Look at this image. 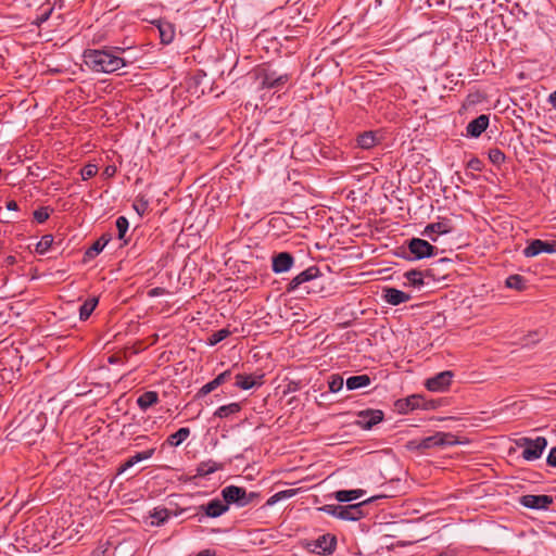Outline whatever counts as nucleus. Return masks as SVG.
Segmentation results:
<instances>
[{"mask_svg":"<svg viewBox=\"0 0 556 556\" xmlns=\"http://www.w3.org/2000/svg\"><path fill=\"white\" fill-rule=\"evenodd\" d=\"M125 48L113 47L105 50H87L84 52L86 65L98 73L111 74L126 66L128 62L121 56Z\"/></svg>","mask_w":556,"mask_h":556,"instance_id":"nucleus-1","label":"nucleus"},{"mask_svg":"<svg viewBox=\"0 0 556 556\" xmlns=\"http://www.w3.org/2000/svg\"><path fill=\"white\" fill-rule=\"evenodd\" d=\"M438 249L420 238H412L407 241V249H401L399 255L407 261H418L435 256Z\"/></svg>","mask_w":556,"mask_h":556,"instance_id":"nucleus-2","label":"nucleus"},{"mask_svg":"<svg viewBox=\"0 0 556 556\" xmlns=\"http://www.w3.org/2000/svg\"><path fill=\"white\" fill-rule=\"evenodd\" d=\"M220 494L228 506L235 504L238 507H245L250 504L256 503L261 497L260 493L247 492L244 488L237 485L225 486Z\"/></svg>","mask_w":556,"mask_h":556,"instance_id":"nucleus-3","label":"nucleus"},{"mask_svg":"<svg viewBox=\"0 0 556 556\" xmlns=\"http://www.w3.org/2000/svg\"><path fill=\"white\" fill-rule=\"evenodd\" d=\"M368 501L369 500L346 506L327 504L320 507L319 510L342 520L355 521L363 517L362 507L366 505Z\"/></svg>","mask_w":556,"mask_h":556,"instance_id":"nucleus-4","label":"nucleus"},{"mask_svg":"<svg viewBox=\"0 0 556 556\" xmlns=\"http://www.w3.org/2000/svg\"><path fill=\"white\" fill-rule=\"evenodd\" d=\"M456 443L455 437L451 433L437 432L432 435L420 440H412L408 442L410 450H429L433 447L450 446Z\"/></svg>","mask_w":556,"mask_h":556,"instance_id":"nucleus-5","label":"nucleus"},{"mask_svg":"<svg viewBox=\"0 0 556 556\" xmlns=\"http://www.w3.org/2000/svg\"><path fill=\"white\" fill-rule=\"evenodd\" d=\"M516 444L519 447H523L522 458L532 462L542 456L543 451L547 446V440L544 437H536L535 439L523 437L518 439Z\"/></svg>","mask_w":556,"mask_h":556,"instance_id":"nucleus-6","label":"nucleus"},{"mask_svg":"<svg viewBox=\"0 0 556 556\" xmlns=\"http://www.w3.org/2000/svg\"><path fill=\"white\" fill-rule=\"evenodd\" d=\"M257 79L262 88L280 89L289 80V75L264 68L257 74Z\"/></svg>","mask_w":556,"mask_h":556,"instance_id":"nucleus-7","label":"nucleus"},{"mask_svg":"<svg viewBox=\"0 0 556 556\" xmlns=\"http://www.w3.org/2000/svg\"><path fill=\"white\" fill-rule=\"evenodd\" d=\"M337 545V539L332 534H323L316 540L307 543V548L312 553H316L318 555H328L331 554Z\"/></svg>","mask_w":556,"mask_h":556,"instance_id":"nucleus-8","label":"nucleus"},{"mask_svg":"<svg viewBox=\"0 0 556 556\" xmlns=\"http://www.w3.org/2000/svg\"><path fill=\"white\" fill-rule=\"evenodd\" d=\"M384 414L380 409H365L357 413L355 425L364 430H370L383 420Z\"/></svg>","mask_w":556,"mask_h":556,"instance_id":"nucleus-9","label":"nucleus"},{"mask_svg":"<svg viewBox=\"0 0 556 556\" xmlns=\"http://www.w3.org/2000/svg\"><path fill=\"white\" fill-rule=\"evenodd\" d=\"M453 377H454L453 371L444 370V371H441V372L434 375L433 377L427 379L425 386L429 391L443 392L452 383Z\"/></svg>","mask_w":556,"mask_h":556,"instance_id":"nucleus-10","label":"nucleus"},{"mask_svg":"<svg viewBox=\"0 0 556 556\" xmlns=\"http://www.w3.org/2000/svg\"><path fill=\"white\" fill-rule=\"evenodd\" d=\"M552 503L551 495L527 494L520 497V504L530 509H547Z\"/></svg>","mask_w":556,"mask_h":556,"instance_id":"nucleus-11","label":"nucleus"},{"mask_svg":"<svg viewBox=\"0 0 556 556\" xmlns=\"http://www.w3.org/2000/svg\"><path fill=\"white\" fill-rule=\"evenodd\" d=\"M320 275L319 268L311 266L307 269L301 271L294 278L290 280L287 287L288 292L295 291L301 285L317 278Z\"/></svg>","mask_w":556,"mask_h":556,"instance_id":"nucleus-12","label":"nucleus"},{"mask_svg":"<svg viewBox=\"0 0 556 556\" xmlns=\"http://www.w3.org/2000/svg\"><path fill=\"white\" fill-rule=\"evenodd\" d=\"M229 509L227 503L220 498H213L207 504H203L199 507L200 511H204L206 517L217 518L227 513Z\"/></svg>","mask_w":556,"mask_h":556,"instance_id":"nucleus-13","label":"nucleus"},{"mask_svg":"<svg viewBox=\"0 0 556 556\" xmlns=\"http://www.w3.org/2000/svg\"><path fill=\"white\" fill-rule=\"evenodd\" d=\"M555 253L556 244L549 243L547 241H542L540 239L532 240L528 247L523 250V255L526 257H533L539 255L540 253Z\"/></svg>","mask_w":556,"mask_h":556,"instance_id":"nucleus-14","label":"nucleus"},{"mask_svg":"<svg viewBox=\"0 0 556 556\" xmlns=\"http://www.w3.org/2000/svg\"><path fill=\"white\" fill-rule=\"evenodd\" d=\"M453 230V225L451 219L448 218H441L437 223H431L426 226L424 230V235L430 237L432 241H435V238L431 237V233L437 235H445L450 233Z\"/></svg>","mask_w":556,"mask_h":556,"instance_id":"nucleus-15","label":"nucleus"},{"mask_svg":"<svg viewBox=\"0 0 556 556\" xmlns=\"http://www.w3.org/2000/svg\"><path fill=\"white\" fill-rule=\"evenodd\" d=\"M294 264V257L288 252H280L273 257V270L276 274L286 273Z\"/></svg>","mask_w":556,"mask_h":556,"instance_id":"nucleus-16","label":"nucleus"},{"mask_svg":"<svg viewBox=\"0 0 556 556\" xmlns=\"http://www.w3.org/2000/svg\"><path fill=\"white\" fill-rule=\"evenodd\" d=\"M489 126V116L485 114H481L471 122L468 123L466 127V134L469 137L478 138Z\"/></svg>","mask_w":556,"mask_h":556,"instance_id":"nucleus-17","label":"nucleus"},{"mask_svg":"<svg viewBox=\"0 0 556 556\" xmlns=\"http://www.w3.org/2000/svg\"><path fill=\"white\" fill-rule=\"evenodd\" d=\"M153 24L157 27L160 33L161 42L164 45H169L173 42L175 38V26L168 21L157 20L154 21Z\"/></svg>","mask_w":556,"mask_h":556,"instance_id":"nucleus-18","label":"nucleus"},{"mask_svg":"<svg viewBox=\"0 0 556 556\" xmlns=\"http://www.w3.org/2000/svg\"><path fill=\"white\" fill-rule=\"evenodd\" d=\"M263 375H242L238 374L236 376V387L241 390H250L254 387H260L263 384Z\"/></svg>","mask_w":556,"mask_h":556,"instance_id":"nucleus-19","label":"nucleus"},{"mask_svg":"<svg viewBox=\"0 0 556 556\" xmlns=\"http://www.w3.org/2000/svg\"><path fill=\"white\" fill-rule=\"evenodd\" d=\"M395 406H396L397 410L403 414V413H407L409 410H414L417 408H424L425 402H424L422 396H420V395H410L407 399H405L404 401L399 400L396 402Z\"/></svg>","mask_w":556,"mask_h":556,"instance_id":"nucleus-20","label":"nucleus"},{"mask_svg":"<svg viewBox=\"0 0 556 556\" xmlns=\"http://www.w3.org/2000/svg\"><path fill=\"white\" fill-rule=\"evenodd\" d=\"M383 299L387 303L395 306L409 301L410 295L395 288H384Z\"/></svg>","mask_w":556,"mask_h":556,"instance_id":"nucleus-21","label":"nucleus"},{"mask_svg":"<svg viewBox=\"0 0 556 556\" xmlns=\"http://www.w3.org/2000/svg\"><path fill=\"white\" fill-rule=\"evenodd\" d=\"M231 377V371L230 370H225L223 371L222 374H219L218 376H216L213 380H211L210 382L205 383L198 392V395L199 396H205L207 395L208 393H211L212 391H214L215 389H217L219 386H222L223 383H225L227 380H229Z\"/></svg>","mask_w":556,"mask_h":556,"instance_id":"nucleus-22","label":"nucleus"},{"mask_svg":"<svg viewBox=\"0 0 556 556\" xmlns=\"http://www.w3.org/2000/svg\"><path fill=\"white\" fill-rule=\"evenodd\" d=\"M223 469V465L218 464L212 459L202 462L197 467V476L198 477H206L218 470Z\"/></svg>","mask_w":556,"mask_h":556,"instance_id":"nucleus-23","label":"nucleus"},{"mask_svg":"<svg viewBox=\"0 0 556 556\" xmlns=\"http://www.w3.org/2000/svg\"><path fill=\"white\" fill-rule=\"evenodd\" d=\"M159 394L155 391H146L137 399V404L142 410H147L151 406L157 404Z\"/></svg>","mask_w":556,"mask_h":556,"instance_id":"nucleus-24","label":"nucleus"},{"mask_svg":"<svg viewBox=\"0 0 556 556\" xmlns=\"http://www.w3.org/2000/svg\"><path fill=\"white\" fill-rule=\"evenodd\" d=\"M365 494L364 490H340L334 493V497L338 502L349 503L358 500Z\"/></svg>","mask_w":556,"mask_h":556,"instance_id":"nucleus-25","label":"nucleus"},{"mask_svg":"<svg viewBox=\"0 0 556 556\" xmlns=\"http://www.w3.org/2000/svg\"><path fill=\"white\" fill-rule=\"evenodd\" d=\"M111 235L101 236L85 253L86 257L93 258L103 251L105 245L110 242Z\"/></svg>","mask_w":556,"mask_h":556,"instance_id":"nucleus-26","label":"nucleus"},{"mask_svg":"<svg viewBox=\"0 0 556 556\" xmlns=\"http://www.w3.org/2000/svg\"><path fill=\"white\" fill-rule=\"evenodd\" d=\"M345 383L348 390H357L368 387L371 383V379L368 375L351 376L346 379Z\"/></svg>","mask_w":556,"mask_h":556,"instance_id":"nucleus-27","label":"nucleus"},{"mask_svg":"<svg viewBox=\"0 0 556 556\" xmlns=\"http://www.w3.org/2000/svg\"><path fill=\"white\" fill-rule=\"evenodd\" d=\"M241 410V404L240 403H229L227 405L219 406L215 412L214 416L218 418H227L230 415H235Z\"/></svg>","mask_w":556,"mask_h":556,"instance_id":"nucleus-28","label":"nucleus"},{"mask_svg":"<svg viewBox=\"0 0 556 556\" xmlns=\"http://www.w3.org/2000/svg\"><path fill=\"white\" fill-rule=\"evenodd\" d=\"M97 305H98L97 298H89L88 300H86L79 307L80 320H87L89 318V316L92 314V312L94 311Z\"/></svg>","mask_w":556,"mask_h":556,"instance_id":"nucleus-29","label":"nucleus"},{"mask_svg":"<svg viewBox=\"0 0 556 556\" xmlns=\"http://www.w3.org/2000/svg\"><path fill=\"white\" fill-rule=\"evenodd\" d=\"M189 435H190V429L189 428H180L175 433L170 434L167 438V443L170 446H178L185 440H187Z\"/></svg>","mask_w":556,"mask_h":556,"instance_id":"nucleus-30","label":"nucleus"},{"mask_svg":"<svg viewBox=\"0 0 556 556\" xmlns=\"http://www.w3.org/2000/svg\"><path fill=\"white\" fill-rule=\"evenodd\" d=\"M407 283L415 288H420L424 286V275L421 271L412 269L404 274Z\"/></svg>","mask_w":556,"mask_h":556,"instance_id":"nucleus-31","label":"nucleus"},{"mask_svg":"<svg viewBox=\"0 0 556 556\" xmlns=\"http://www.w3.org/2000/svg\"><path fill=\"white\" fill-rule=\"evenodd\" d=\"M526 279L520 275H510L506 278V287L509 289H515L517 291H522L526 288Z\"/></svg>","mask_w":556,"mask_h":556,"instance_id":"nucleus-32","label":"nucleus"},{"mask_svg":"<svg viewBox=\"0 0 556 556\" xmlns=\"http://www.w3.org/2000/svg\"><path fill=\"white\" fill-rule=\"evenodd\" d=\"M230 334L231 331L228 328H223L217 331H214L207 337V344L211 346L216 345L217 343L228 338Z\"/></svg>","mask_w":556,"mask_h":556,"instance_id":"nucleus-33","label":"nucleus"},{"mask_svg":"<svg viewBox=\"0 0 556 556\" xmlns=\"http://www.w3.org/2000/svg\"><path fill=\"white\" fill-rule=\"evenodd\" d=\"M295 493H296V491L293 489H288V490L277 492L267 500L266 504L268 506H273L282 500L292 497L293 495H295Z\"/></svg>","mask_w":556,"mask_h":556,"instance_id":"nucleus-34","label":"nucleus"},{"mask_svg":"<svg viewBox=\"0 0 556 556\" xmlns=\"http://www.w3.org/2000/svg\"><path fill=\"white\" fill-rule=\"evenodd\" d=\"M151 518L153 526H161L169 518V513L166 508H154Z\"/></svg>","mask_w":556,"mask_h":556,"instance_id":"nucleus-35","label":"nucleus"},{"mask_svg":"<svg viewBox=\"0 0 556 556\" xmlns=\"http://www.w3.org/2000/svg\"><path fill=\"white\" fill-rule=\"evenodd\" d=\"M357 144L362 149H370L376 144V137L371 131L364 132L358 136Z\"/></svg>","mask_w":556,"mask_h":556,"instance_id":"nucleus-36","label":"nucleus"},{"mask_svg":"<svg viewBox=\"0 0 556 556\" xmlns=\"http://www.w3.org/2000/svg\"><path fill=\"white\" fill-rule=\"evenodd\" d=\"M53 243L52 235H45L41 237L40 241L36 244V252L38 254H46Z\"/></svg>","mask_w":556,"mask_h":556,"instance_id":"nucleus-37","label":"nucleus"},{"mask_svg":"<svg viewBox=\"0 0 556 556\" xmlns=\"http://www.w3.org/2000/svg\"><path fill=\"white\" fill-rule=\"evenodd\" d=\"M154 453L155 447H151L146 451L136 453L134 456L129 457V460L131 462L132 465H136L137 463L151 458L154 455Z\"/></svg>","mask_w":556,"mask_h":556,"instance_id":"nucleus-38","label":"nucleus"},{"mask_svg":"<svg viewBox=\"0 0 556 556\" xmlns=\"http://www.w3.org/2000/svg\"><path fill=\"white\" fill-rule=\"evenodd\" d=\"M343 378L340 375H332L328 381L329 391L332 393L339 392L343 388Z\"/></svg>","mask_w":556,"mask_h":556,"instance_id":"nucleus-39","label":"nucleus"},{"mask_svg":"<svg viewBox=\"0 0 556 556\" xmlns=\"http://www.w3.org/2000/svg\"><path fill=\"white\" fill-rule=\"evenodd\" d=\"M129 227L128 219L125 216H119L116 219V228L118 230V239L123 240L125 237V233L127 232Z\"/></svg>","mask_w":556,"mask_h":556,"instance_id":"nucleus-40","label":"nucleus"},{"mask_svg":"<svg viewBox=\"0 0 556 556\" xmlns=\"http://www.w3.org/2000/svg\"><path fill=\"white\" fill-rule=\"evenodd\" d=\"M97 173H98V166L96 164L89 163V164L85 165L80 170L81 179L88 180V179L92 178Z\"/></svg>","mask_w":556,"mask_h":556,"instance_id":"nucleus-41","label":"nucleus"},{"mask_svg":"<svg viewBox=\"0 0 556 556\" xmlns=\"http://www.w3.org/2000/svg\"><path fill=\"white\" fill-rule=\"evenodd\" d=\"M489 159L493 164L500 165V164L504 163L506 156H505L504 152H502L500 149L495 148V149L490 150Z\"/></svg>","mask_w":556,"mask_h":556,"instance_id":"nucleus-42","label":"nucleus"},{"mask_svg":"<svg viewBox=\"0 0 556 556\" xmlns=\"http://www.w3.org/2000/svg\"><path fill=\"white\" fill-rule=\"evenodd\" d=\"M134 208L135 211L140 215L142 216L147 211H148V207H149V202L148 200L143 199V198H139L137 199L135 202H134Z\"/></svg>","mask_w":556,"mask_h":556,"instance_id":"nucleus-43","label":"nucleus"},{"mask_svg":"<svg viewBox=\"0 0 556 556\" xmlns=\"http://www.w3.org/2000/svg\"><path fill=\"white\" fill-rule=\"evenodd\" d=\"M50 216L48 207H39L34 212V218L39 223H45Z\"/></svg>","mask_w":556,"mask_h":556,"instance_id":"nucleus-44","label":"nucleus"},{"mask_svg":"<svg viewBox=\"0 0 556 556\" xmlns=\"http://www.w3.org/2000/svg\"><path fill=\"white\" fill-rule=\"evenodd\" d=\"M467 168L475 172H481L483 169V162L479 157H471L467 162Z\"/></svg>","mask_w":556,"mask_h":556,"instance_id":"nucleus-45","label":"nucleus"},{"mask_svg":"<svg viewBox=\"0 0 556 556\" xmlns=\"http://www.w3.org/2000/svg\"><path fill=\"white\" fill-rule=\"evenodd\" d=\"M547 465L556 468V446L552 447L547 458H546Z\"/></svg>","mask_w":556,"mask_h":556,"instance_id":"nucleus-46","label":"nucleus"},{"mask_svg":"<svg viewBox=\"0 0 556 556\" xmlns=\"http://www.w3.org/2000/svg\"><path fill=\"white\" fill-rule=\"evenodd\" d=\"M134 465L131 464V462L129 460V458L119 466L118 470H117V473L121 475L123 472H125L127 469L131 468Z\"/></svg>","mask_w":556,"mask_h":556,"instance_id":"nucleus-47","label":"nucleus"},{"mask_svg":"<svg viewBox=\"0 0 556 556\" xmlns=\"http://www.w3.org/2000/svg\"><path fill=\"white\" fill-rule=\"evenodd\" d=\"M115 172H116L115 166H111V165H109V166H106V167L104 168V170H103V175H104L105 177H112V176L115 174Z\"/></svg>","mask_w":556,"mask_h":556,"instance_id":"nucleus-48","label":"nucleus"},{"mask_svg":"<svg viewBox=\"0 0 556 556\" xmlns=\"http://www.w3.org/2000/svg\"><path fill=\"white\" fill-rule=\"evenodd\" d=\"M7 208L9 211H17L18 210V205L15 201L11 200L7 203Z\"/></svg>","mask_w":556,"mask_h":556,"instance_id":"nucleus-49","label":"nucleus"},{"mask_svg":"<svg viewBox=\"0 0 556 556\" xmlns=\"http://www.w3.org/2000/svg\"><path fill=\"white\" fill-rule=\"evenodd\" d=\"M4 263L8 266L14 265L16 263V257L14 255H8L4 260Z\"/></svg>","mask_w":556,"mask_h":556,"instance_id":"nucleus-50","label":"nucleus"},{"mask_svg":"<svg viewBox=\"0 0 556 556\" xmlns=\"http://www.w3.org/2000/svg\"><path fill=\"white\" fill-rule=\"evenodd\" d=\"M51 12H52V9H50V10H49L48 12H46L45 14H42V15L38 16V18H37V20H38V22H39V23H43V22H46V21L49 18V16H50Z\"/></svg>","mask_w":556,"mask_h":556,"instance_id":"nucleus-51","label":"nucleus"},{"mask_svg":"<svg viewBox=\"0 0 556 556\" xmlns=\"http://www.w3.org/2000/svg\"><path fill=\"white\" fill-rule=\"evenodd\" d=\"M149 437L148 435H138L137 438H135V442H136V446H140L142 444L143 441L148 440Z\"/></svg>","mask_w":556,"mask_h":556,"instance_id":"nucleus-52","label":"nucleus"},{"mask_svg":"<svg viewBox=\"0 0 556 556\" xmlns=\"http://www.w3.org/2000/svg\"><path fill=\"white\" fill-rule=\"evenodd\" d=\"M549 103L556 110V90L549 94Z\"/></svg>","mask_w":556,"mask_h":556,"instance_id":"nucleus-53","label":"nucleus"},{"mask_svg":"<svg viewBox=\"0 0 556 556\" xmlns=\"http://www.w3.org/2000/svg\"><path fill=\"white\" fill-rule=\"evenodd\" d=\"M197 556H215V553L210 549H204L200 552Z\"/></svg>","mask_w":556,"mask_h":556,"instance_id":"nucleus-54","label":"nucleus"},{"mask_svg":"<svg viewBox=\"0 0 556 556\" xmlns=\"http://www.w3.org/2000/svg\"><path fill=\"white\" fill-rule=\"evenodd\" d=\"M532 337H535V339L531 340V343L538 342L540 339L538 338V332H534L531 334Z\"/></svg>","mask_w":556,"mask_h":556,"instance_id":"nucleus-55","label":"nucleus"},{"mask_svg":"<svg viewBox=\"0 0 556 556\" xmlns=\"http://www.w3.org/2000/svg\"><path fill=\"white\" fill-rule=\"evenodd\" d=\"M150 294H151V295H156V294H159V289H152V290L150 291Z\"/></svg>","mask_w":556,"mask_h":556,"instance_id":"nucleus-56","label":"nucleus"}]
</instances>
